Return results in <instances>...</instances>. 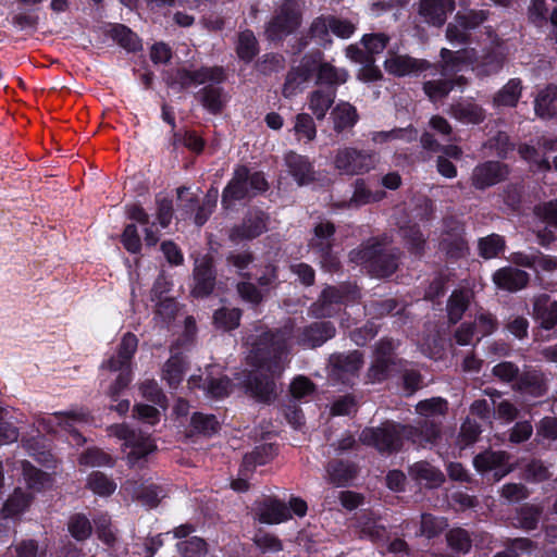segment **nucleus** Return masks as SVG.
<instances>
[{"instance_id":"f704fd0d","label":"nucleus","mask_w":557,"mask_h":557,"mask_svg":"<svg viewBox=\"0 0 557 557\" xmlns=\"http://www.w3.org/2000/svg\"><path fill=\"white\" fill-rule=\"evenodd\" d=\"M335 101V94L323 89H317L309 94L308 108L318 121L325 119L327 111Z\"/></svg>"},{"instance_id":"39448f33","label":"nucleus","mask_w":557,"mask_h":557,"mask_svg":"<svg viewBox=\"0 0 557 557\" xmlns=\"http://www.w3.org/2000/svg\"><path fill=\"white\" fill-rule=\"evenodd\" d=\"M268 189V183L260 172L250 173L248 168L240 165L234 171L232 180L222 193V205L225 209L233 207L235 201Z\"/></svg>"},{"instance_id":"774afa93","label":"nucleus","mask_w":557,"mask_h":557,"mask_svg":"<svg viewBox=\"0 0 557 557\" xmlns=\"http://www.w3.org/2000/svg\"><path fill=\"white\" fill-rule=\"evenodd\" d=\"M520 369L517 364L510 361H503L497 363L492 369L493 376L497 377L503 383L517 382Z\"/></svg>"},{"instance_id":"7c9ffc66","label":"nucleus","mask_w":557,"mask_h":557,"mask_svg":"<svg viewBox=\"0 0 557 557\" xmlns=\"http://www.w3.org/2000/svg\"><path fill=\"white\" fill-rule=\"evenodd\" d=\"M409 474L417 481H423L431 488L440 486L445 481L443 472L424 460L411 465Z\"/></svg>"},{"instance_id":"37998d69","label":"nucleus","mask_w":557,"mask_h":557,"mask_svg":"<svg viewBox=\"0 0 557 557\" xmlns=\"http://www.w3.org/2000/svg\"><path fill=\"white\" fill-rule=\"evenodd\" d=\"M441 58H442V69H443V74H446L447 72L449 71H453L455 70V67L465 62L466 60H476L478 57H476V53L474 51V49H470V50H462V51H451L449 49H446V48H443L441 50Z\"/></svg>"},{"instance_id":"b1692460","label":"nucleus","mask_w":557,"mask_h":557,"mask_svg":"<svg viewBox=\"0 0 557 557\" xmlns=\"http://www.w3.org/2000/svg\"><path fill=\"white\" fill-rule=\"evenodd\" d=\"M533 315L545 330H552L557 324V300L547 294L534 297Z\"/></svg>"},{"instance_id":"0e129e2a","label":"nucleus","mask_w":557,"mask_h":557,"mask_svg":"<svg viewBox=\"0 0 557 557\" xmlns=\"http://www.w3.org/2000/svg\"><path fill=\"white\" fill-rule=\"evenodd\" d=\"M194 84L202 85L208 82L220 84L225 81V73L221 66L201 67L193 71Z\"/></svg>"},{"instance_id":"bb28decb","label":"nucleus","mask_w":557,"mask_h":557,"mask_svg":"<svg viewBox=\"0 0 557 557\" xmlns=\"http://www.w3.org/2000/svg\"><path fill=\"white\" fill-rule=\"evenodd\" d=\"M335 225L327 221L319 222L313 228V235L309 240V248L317 255H326L335 242Z\"/></svg>"},{"instance_id":"6ab92c4d","label":"nucleus","mask_w":557,"mask_h":557,"mask_svg":"<svg viewBox=\"0 0 557 557\" xmlns=\"http://www.w3.org/2000/svg\"><path fill=\"white\" fill-rule=\"evenodd\" d=\"M488 46L483 49V54L480 57V65L484 69L486 74L498 72L507 57V49L504 41H502L496 34L492 30L486 32Z\"/></svg>"},{"instance_id":"2f4dec72","label":"nucleus","mask_w":557,"mask_h":557,"mask_svg":"<svg viewBox=\"0 0 557 557\" xmlns=\"http://www.w3.org/2000/svg\"><path fill=\"white\" fill-rule=\"evenodd\" d=\"M438 247L447 257L454 259L462 258L469 251L468 243L461 230L443 234Z\"/></svg>"},{"instance_id":"6e6d98bb","label":"nucleus","mask_w":557,"mask_h":557,"mask_svg":"<svg viewBox=\"0 0 557 557\" xmlns=\"http://www.w3.org/2000/svg\"><path fill=\"white\" fill-rule=\"evenodd\" d=\"M78 462L79 465L86 467H112L114 465L111 456L98 448H89L86 451H84L79 456Z\"/></svg>"},{"instance_id":"9d476101","label":"nucleus","mask_w":557,"mask_h":557,"mask_svg":"<svg viewBox=\"0 0 557 557\" xmlns=\"http://www.w3.org/2000/svg\"><path fill=\"white\" fill-rule=\"evenodd\" d=\"M396 345L392 339H381L374 346L373 360L367 372L370 383L382 382L389 375L391 369L396 366Z\"/></svg>"},{"instance_id":"72a5a7b5","label":"nucleus","mask_w":557,"mask_h":557,"mask_svg":"<svg viewBox=\"0 0 557 557\" xmlns=\"http://www.w3.org/2000/svg\"><path fill=\"white\" fill-rule=\"evenodd\" d=\"M472 293L467 289L454 290L446 305L447 318L450 324L458 323L469 308Z\"/></svg>"},{"instance_id":"4d7b16f0","label":"nucleus","mask_w":557,"mask_h":557,"mask_svg":"<svg viewBox=\"0 0 557 557\" xmlns=\"http://www.w3.org/2000/svg\"><path fill=\"white\" fill-rule=\"evenodd\" d=\"M541 515L542 509L536 506H522L517 513L518 527L528 531L536 529Z\"/></svg>"},{"instance_id":"13d9d810","label":"nucleus","mask_w":557,"mask_h":557,"mask_svg":"<svg viewBox=\"0 0 557 557\" xmlns=\"http://www.w3.org/2000/svg\"><path fill=\"white\" fill-rule=\"evenodd\" d=\"M23 475L28 487L40 490L49 482V475L46 472L35 468L30 462H22Z\"/></svg>"},{"instance_id":"603ef678","label":"nucleus","mask_w":557,"mask_h":557,"mask_svg":"<svg viewBox=\"0 0 557 557\" xmlns=\"http://www.w3.org/2000/svg\"><path fill=\"white\" fill-rule=\"evenodd\" d=\"M112 38L128 51H136L141 47L137 35L121 24L112 28Z\"/></svg>"},{"instance_id":"a19ab883","label":"nucleus","mask_w":557,"mask_h":557,"mask_svg":"<svg viewBox=\"0 0 557 557\" xmlns=\"http://www.w3.org/2000/svg\"><path fill=\"white\" fill-rule=\"evenodd\" d=\"M85 418L84 413L77 412H65V413H53L48 418H44L40 420V425L48 432H57V426H60L64 430L71 431L73 421H81Z\"/></svg>"},{"instance_id":"f03ea898","label":"nucleus","mask_w":557,"mask_h":557,"mask_svg":"<svg viewBox=\"0 0 557 557\" xmlns=\"http://www.w3.org/2000/svg\"><path fill=\"white\" fill-rule=\"evenodd\" d=\"M392 240L387 236L371 238L358 249L351 250L349 259L352 262L364 264L373 276L387 277L398 268L401 251L391 247Z\"/></svg>"},{"instance_id":"c03bdc74","label":"nucleus","mask_w":557,"mask_h":557,"mask_svg":"<svg viewBox=\"0 0 557 557\" xmlns=\"http://www.w3.org/2000/svg\"><path fill=\"white\" fill-rule=\"evenodd\" d=\"M240 318V309L223 307L214 312L213 322L216 327L223 331H231L239 325Z\"/></svg>"},{"instance_id":"f3484780","label":"nucleus","mask_w":557,"mask_h":557,"mask_svg":"<svg viewBox=\"0 0 557 557\" xmlns=\"http://www.w3.org/2000/svg\"><path fill=\"white\" fill-rule=\"evenodd\" d=\"M509 459L510 455L504 450H485L473 458V466L481 473L495 471V479L500 480L513 470Z\"/></svg>"},{"instance_id":"e433bc0d","label":"nucleus","mask_w":557,"mask_h":557,"mask_svg":"<svg viewBox=\"0 0 557 557\" xmlns=\"http://www.w3.org/2000/svg\"><path fill=\"white\" fill-rule=\"evenodd\" d=\"M400 235L408 251L417 257L423 256L426 247V238L416 225L400 228Z\"/></svg>"},{"instance_id":"09e8293b","label":"nucleus","mask_w":557,"mask_h":557,"mask_svg":"<svg viewBox=\"0 0 557 557\" xmlns=\"http://www.w3.org/2000/svg\"><path fill=\"white\" fill-rule=\"evenodd\" d=\"M454 88V82L450 79H432L423 84V91L433 102L444 99Z\"/></svg>"},{"instance_id":"473e14b6","label":"nucleus","mask_w":557,"mask_h":557,"mask_svg":"<svg viewBox=\"0 0 557 557\" xmlns=\"http://www.w3.org/2000/svg\"><path fill=\"white\" fill-rule=\"evenodd\" d=\"M449 113L465 124H480L485 119V111L479 104L469 101L451 104Z\"/></svg>"},{"instance_id":"4c0bfd02","label":"nucleus","mask_w":557,"mask_h":557,"mask_svg":"<svg viewBox=\"0 0 557 557\" xmlns=\"http://www.w3.org/2000/svg\"><path fill=\"white\" fill-rule=\"evenodd\" d=\"M416 411L423 417V420H440V418L446 416L448 411V403L442 397H433L419 401L416 406Z\"/></svg>"},{"instance_id":"c9c22d12","label":"nucleus","mask_w":557,"mask_h":557,"mask_svg":"<svg viewBox=\"0 0 557 557\" xmlns=\"http://www.w3.org/2000/svg\"><path fill=\"white\" fill-rule=\"evenodd\" d=\"M197 97L201 104L212 114L220 113L226 102L223 89L213 85L203 87L197 94Z\"/></svg>"},{"instance_id":"412c9836","label":"nucleus","mask_w":557,"mask_h":557,"mask_svg":"<svg viewBox=\"0 0 557 557\" xmlns=\"http://www.w3.org/2000/svg\"><path fill=\"white\" fill-rule=\"evenodd\" d=\"M123 488L148 508H156L161 499L166 496V492L161 485L139 483L135 480H127Z\"/></svg>"},{"instance_id":"6e6552de","label":"nucleus","mask_w":557,"mask_h":557,"mask_svg":"<svg viewBox=\"0 0 557 557\" xmlns=\"http://www.w3.org/2000/svg\"><path fill=\"white\" fill-rule=\"evenodd\" d=\"M110 432L124 441V445L131 448L127 454V461L132 467H143L146 457L157 448L148 435L137 432L126 424L112 425Z\"/></svg>"},{"instance_id":"2eb2a0df","label":"nucleus","mask_w":557,"mask_h":557,"mask_svg":"<svg viewBox=\"0 0 557 557\" xmlns=\"http://www.w3.org/2000/svg\"><path fill=\"white\" fill-rule=\"evenodd\" d=\"M352 287L350 285L329 286L324 288L318 300L312 304L311 312L315 318L332 317L334 306L344 304L350 298Z\"/></svg>"},{"instance_id":"c756f323","label":"nucleus","mask_w":557,"mask_h":557,"mask_svg":"<svg viewBox=\"0 0 557 557\" xmlns=\"http://www.w3.org/2000/svg\"><path fill=\"white\" fill-rule=\"evenodd\" d=\"M258 519L262 523L275 524L292 518L289 508L277 499H268L261 503L257 509Z\"/></svg>"},{"instance_id":"69168bd1","label":"nucleus","mask_w":557,"mask_h":557,"mask_svg":"<svg viewBox=\"0 0 557 557\" xmlns=\"http://www.w3.org/2000/svg\"><path fill=\"white\" fill-rule=\"evenodd\" d=\"M391 38L384 33L366 34L361 38L366 51L370 54H379L385 50Z\"/></svg>"},{"instance_id":"de8ad7c7","label":"nucleus","mask_w":557,"mask_h":557,"mask_svg":"<svg viewBox=\"0 0 557 557\" xmlns=\"http://www.w3.org/2000/svg\"><path fill=\"white\" fill-rule=\"evenodd\" d=\"M258 53V41L253 33L249 29L242 32L238 36L237 54L238 57L250 62Z\"/></svg>"},{"instance_id":"79ce46f5","label":"nucleus","mask_w":557,"mask_h":557,"mask_svg":"<svg viewBox=\"0 0 557 557\" xmlns=\"http://www.w3.org/2000/svg\"><path fill=\"white\" fill-rule=\"evenodd\" d=\"M185 362L181 355L172 356L163 366L162 379L172 387L177 386L184 376Z\"/></svg>"},{"instance_id":"a18cd8bd","label":"nucleus","mask_w":557,"mask_h":557,"mask_svg":"<svg viewBox=\"0 0 557 557\" xmlns=\"http://www.w3.org/2000/svg\"><path fill=\"white\" fill-rule=\"evenodd\" d=\"M521 90L520 79L512 78L498 91L494 101L498 106L515 107L521 96Z\"/></svg>"},{"instance_id":"bf43d9fd","label":"nucleus","mask_w":557,"mask_h":557,"mask_svg":"<svg viewBox=\"0 0 557 557\" xmlns=\"http://www.w3.org/2000/svg\"><path fill=\"white\" fill-rule=\"evenodd\" d=\"M272 446L263 445L256 447L253 451L245 455L243 460L244 471L251 472L257 466H261L268 462L270 459Z\"/></svg>"},{"instance_id":"423d86ee","label":"nucleus","mask_w":557,"mask_h":557,"mask_svg":"<svg viewBox=\"0 0 557 557\" xmlns=\"http://www.w3.org/2000/svg\"><path fill=\"white\" fill-rule=\"evenodd\" d=\"M403 424L391 420L382 422L379 426H367L359 434V442L375 448L382 454H393L403 447Z\"/></svg>"},{"instance_id":"a211bd4d","label":"nucleus","mask_w":557,"mask_h":557,"mask_svg":"<svg viewBox=\"0 0 557 557\" xmlns=\"http://www.w3.org/2000/svg\"><path fill=\"white\" fill-rule=\"evenodd\" d=\"M441 420H421L417 425H403L404 438L418 447L436 444L441 437Z\"/></svg>"},{"instance_id":"3c124183","label":"nucleus","mask_w":557,"mask_h":557,"mask_svg":"<svg viewBox=\"0 0 557 557\" xmlns=\"http://www.w3.org/2000/svg\"><path fill=\"white\" fill-rule=\"evenodd\" d=\"M448 546L456 553L467 554L472 545L471 537L467 530L455 528L447 532Z\"/></svg>"},{"instance_id":"f8f14e48","label":"nucleus","mask_w":557,"mask_h":557,"mask_svg":"<svg viewBox=\"0 0 557 557\" xmlns=\"http://www.w3.org/2000/svg\"><path fill=\"white\" fill-rule=\"evenodd\" d=\"M384 70L396 77L418 76L431 69V63L424 59H417L409 54L387 51L383 63Z\"/></svg>"},{"instance_id":"c85d7f7f","label":"nucleus","mask_w":557,"mask_h":557,"mask_svg":"<svg viewBox=\"0 0 557 557\" xmlns=\"http://www.w3.org/2000/svg\"><path fill=\"white\" fill-rule=\"evenodd\" d=\"M312 77L309 53L306 54L297 67H293L286 75L283 86V95L292 97L297 94L301 84Z\"/></svg>"},{"instance_id":"680f3d73","label":"nucleus","mask_w":557,"mask_h":557,"mask_svg":"<svg viewBox=\"0 0 557 557\" xmlns=\"http://www.w3.org/2000/svg\"><path fill=\"white\" fill-rule=\"evenodd\" d=\"M505 247V240L497 234L488 235L479 242L480 255L485 259L494 258Z\"/></svg>"},{"instance_id":"338daca9","label":"nucleus","mask_w":557,"mask_h":557,"mask_svg":"<svg viewBox=\"0 0 557 557\" xmlns=\"http://www.w3.org/2000/svg\"><path fill=\"white\" fill-rule=\"evenodd\" d=\"M177 549L182 557H200L206 554L207 544L202 539L194 536L178 543Z\"/></svg>"},{"instance_id":"aec40b11","label":"nucleus","mask_w":557,"mask_h":557,"mask_svg":"<svg viewBox=\"0 0 557 557\" xmlns=\"http://www.w3.org/2000/svg\"><path fill=\"white\" fill-rule=\"evenodd\" d=\"M335 326L327 321H317L302 327L297 335L298 345L315 348L323 345L335 335Z\"/></svg>"},{"instance_id":"4468645a","label":"nucleus","mask_w":557,"mask_h":557,"mask_svg":"<svg viewBox=\"0 0 557 557\" xmlns=\"http://www.w3.org/2000/svg\"><path fill=\"white\" fill-rule=\"evenodd\" d=\"M509 175V169L499 161H485L479 163L471 173V185L475 189H486L505 181Z\"/></svg>"},{"instance_id":"ddd939ff","label":"nucleus","mask_w":557,"mask_h":557,"mask_svg":"<svg viewBox=\"0 0 557 557\" xmlns=\"http://www.w3.org/2000/svg\"><path fill=\"white\" fill-rule=\"evenodd\" d=\"M312 76H315L317 85L335 87L343 85L348 79V72L345 69L336 67L324 60L321 51L309 53Z\"/></svg>"},{"instance_id":"5701e85b","label":"nucleus","mask_w":557,"mask_h":557,"mask_svg":"<svg viewBox=\"0 0 557 557\" xmlns=\"http://www.w3.org/2000/svg\"><path fill=\"white\" fill-rule=\"evenodd\" d=\"M454 10L455 0H420L418 13L425 23L440 27Z\"/></svg>"},{"instance_id":"f257e3e1","label":"nucleus","mask_w":557,"mask_h":557,"mask_svg":"<svg viewBox=\"0 0 557 557\" xmlns=\"http://www.w3.org/2000/svg\"><path fill=\"white\" fill-rule=\"evenodd\" d=\"M290 331H261L249 335L246 343L251 345L249 363L259 372L251 373L246 380V389L260 403L270 404L277 397L275 377L281 376L288 363Z\"/></svg>"},{"instance_id":"e2e57ef3","label":"nucleus","mask_w":557,"mask_h":557,"mask_svg":"<svg viewBox=\"0 0 557 557\" xmlns=\"http://www.w3.org/2000/svg\"><path fill=\"white\" fill-rule=\"evenodd\" d=\"M446 527L447 521L444 518L434 517L431 513L421 515L420 532L429 539L437 536Z\"/></svg>"},{"instance_id":"a878e982","label":"nucleus","mask_w":557,"mask_h":557,"mask_svg":"<svg viewBox=\"0 0 557 557\" xmlns=\"http://www.w3.org/2000/svg\"><path fill=\"white\" fill-rule=\"evenodd\" d=\"M284 160L288 172L299 185L309 184L315 180L313 166L307 157L289 151Z\"/></svg>"},{"instance_id":"cd10ccee","label":"nucleus","mask_w":557,"mask_h":557,"mask_svg":"<svg viewBox=\"0 0 557 557\" xmlns=\"http://www.w3.org/2000/svg\"><path fill=\"white\" fill-rule=\"evenodd\" d=\"M493 281L499 288L517 292L527 286L529 274L520 269L507 267L496 271Z\"/></svg>"},{"instance_id":"58836bf2","label":"nucleus","mask_w":557,"mask_h":557,"mask_svg":"<svg viewBox=\"0 0 557 557\" xmlns=\"http://www.w3.org/2000/svg\"><path fill=\"white\" fill-rule=\"evenodd\" d=\"M557 99V86L549 85L541 90L535 98V112L542 119H548L556 114L554 106Z\"/></svg>"},{"instance_id":"0eeeda50","label":"nucleus","mask_w":557,"mask_h":557,"mask_svg":"<svg viewBox=\"0 0 557 557\" xmlns=\"http://www.w3.org/2000/svg\"><path fill=\"white\" fill-rule=\"evenodd\" d=\"M377 162L374 151L360 150L355 147H342L334 156V168L345 175H360L373 170Z\"/></svg>"},{"instance_id":"8fccbe9b","label":"nucleus","mask_w":557,"mask_h":557,"mask_svg":"<svg viewBox=\"0 0 557 557\" xmlns=\"http://www.w3.org/2000/svg\"><path fill=\"white\" fill-rule=\"evenodd\" d=\"M87 486L99 496H109L116 488V484L104 473L99 471H94L89 474Z\"/></svg>"},{"instance_id":"7ed1b4c3","label":"nucleus","mask_w":557,"mask_h":557,"mask_svg":"<svg viewBox=\"0 0 557 557\" xmlns=\"http://www.w3.org/2000/svg\"><path fill=\"white\" fill-rule=\"evenodd\" d=\"M305 8V0H283L265 25V37L275 41L295 33L302 24Z\"/></svg>"},{"instance_id":"052dcab7","label":"nucleus","mask_w":557,"mask_h":557,"mask_svg":"<svg viewBox=\"0 0 557 557\" xmlns=\"http://www.w3.org/2000/svg\"><path fill=\"white\" fill-rule=\"evenodd\" d=\"M191 428L195 432L211 435L219 429V422L213 414L195 412L191 417Z\"/></svg>"},{"instance_id":"20e7f679","label":"nucleus","mask_w":557,"mask_h":557,"mask_svg":"<svg viewBox=\"0 0 557 557\" xmlns=\"http://www.w3.org/2000/svg\"><path fill=\"white\" fill-rule=\"evenodd\" d=\"M138 347V338L133 333H126L117 348L116 356L111 357L102 363V369L110 371H121L115 381L109 387L108 394L110 397L115 398L119 394L127 387L131 382V360Z\"/></svg>"},{"instance_id":"9b49d317","label":"nucleus","mask_w":557,"mask_h":557,"mask_svg":"<svg viewBox=\"0 0 557 557\" xmlns=\"http://www.w3.org/2000/svg\"><path fill=\"white\" fill-rule=\"evenodd\" d=\"M330 375L333 380L350 384L358 376L363 364V355L359 350L347 354H333L329 359Z\"/></svg>"},{"instance_id":"5fc2aeb1","label":"nucleus","mask_w":557,"mask_h":557,"mask_svg":"<svg viewBox=\"0 0 557 557\" xmlns=\"http://www.w3.org/2000/svg\"><path fill=\"white\" fill-rule=\"evenodd\" d=\"M139 392L146 400L154 406L166 407V397L154 380H145L140 383Z\"/></svg>"},{"instance_id":"ea45409f","label":"nucleus","mask_w":557,"mask_h":557,"mask_svg":"<svg viewBox=\"0 0 557 557\" xmlns=\"http://www.w3.org/2000/svg\"><path fill=\"white\" fill-rule=\"evenodd\" d=\"M327 474L330 481L338 486L346 485L356 475L352 463L335 460L329 463Z\"/></svg>"},{"instance_id":"864d4df0","label":"nucleus","mask_w":557,"mask_h":557,"mask_svg":"<svg viewBox=\"0 0 557 557\" xmlns=\"http://www.w3.org/2000/svg\"><path fill=\"white\" fill-rule=\"evenodd\" d=\"M294 132L299 138L312 141L317 137V126L313 117L308 113H298L295 117Z\"/></svg>"},{"instance_id":"4be33fe9","label":"nucleus","mask_w":557,"mask_h":557,"mask_svg":"<svg viewBox=\"0 0 557 557\" xmlns=\"http://www.w3.org/2000/svg\"><path fill=\"white\" fill-rule=\"evenodd\" d=\"M513 389L527 393L533 397H542L548 391L547 380L542 371L525 367L519 373L518 380L513 384Z\"/></svg>"},{"instance_id":"1a4fd4ad","label":"nucleus","mask_w":557,"mask_h":557,"mask_svg":"<svg viewBox=\"0 0 557 557\" xmlns=\"http://www.w3.org/2000/svg\"><path fill=\"white\" fill-rule=\"evenodd\" d=\"M270 216L260 209H249L242 223L228 231V239L237 245L242 242L252 240L268 231Z\"/></svg>"},{"instance_id":"dca6fc26","label":"nucleus","mask_w":557,"mask_h":557,"mask_svg":"<svg viewBox=\"0 0 557 557\" xmlns=\"http://www.w3.org/2000/svg\"><path fill=\"white\" fill-rule=\"evenodd\" d=\"M193 277L194 285L191 294L195 297H207L213 292L216 274L213 258L211 256L206 255L196 259Z\"/></svg>"},{"instance_id":"49530a36","label":"nucleus","mask_w":557,"mask_h":557,"mask_svg":"<svg viewBox=\"0 0 557 557\" xmlns=\"http://www.w3.org/2000/svg\"><path fill=\"white\" fill-rule=\"evenodd\" d=\"M331 15H321L315 17L309 27V35L319 41L321 46L332 42L331 36Z\"/></svg>"},{"instance_id":"393cba45","label":"nucleus","mask_w":557,"mask_h":557,"mask_svg":"<svg viewBox=\"0 0 557 557\" xmlns=\"http://www.w3.org/2000/svg\"><path fill=\"white\" fill-rule=\"evenodd\" d=\"M333 129L336 134L350 131L358 123L359 114L355 106L347 101L337 102L331 111Z\"/></svg>"}]
</instances>
